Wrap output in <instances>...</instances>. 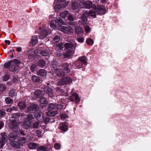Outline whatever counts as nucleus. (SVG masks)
I'll list each match as a JSON object with an SVG mask.
<instances>
[{
	"label": "nucleus",
	"instance_id": "obj_37",
	"mask_svg": "<svg viewBox=\"0 0 151 151\" xmlns=\"http://www.w3.org/2000/svg\"><path fill=\"white\" fill-rule=\"evenodd\" d=\"M12 60H11L7 63H5L4 65V67L5 68L9 69L10 68L11 66L12 65Z\"/></svg>",
	"mask_w": 151,
	"mask_h": 151
},
{
	"label": "nucleus",
	"instance_id": "obj_24",
	"mask_svg": "<svg viewBox=\"0 0 151 151\" xmlns=\"http://www.w3.org/2000/svg\"><path fill=\"white\" fill-rule=\"evenodd\" d=\"M24 116V115L23 113H16L13 114L12 117L14 118V120H16V121L17 122V121L19 120V118H21V117H22Z\"/></svg>",
	"mask_w": 151,
	"mask_h": 151
},
{
	"label": "nucleus",
	"instance_id": "obj_46",
	"mask_svg": "<svg viewBox=\"0 0 151 151\" xmlns=\"http://www.w3.org/2000/svg\"><path fill=\"white\" fill-rule=\"evenodd\" d=\"M56 22H57L58 25L60 26L63 24L64 23L63 19L59 17L58 19H57L56 20Z\"/></svg>",
	"mask_w": 151,
	"mask_h": 151
},
{
	"label": "nucleus",
	"instance_id": "obj_13",
	"mask_svg": "<svg viewBox=\"0 0 151 151\" xmlns=\"http://www.w3.org/2000/svg\"><path fill=\"white\" fill-rule=\"evenodd\" d=\"M59 29L65 33H68L69 32L73 33V29L71 27H68L65 26L60 27Z\"/></svg>",
	"mask_w": 151,
	"mask_h": 151
},
{
	"label": "nucleus",
	"instance_id": "obj_38",
	"mask_svg": "<svg viewBox=\"0 0 151 151\" xmlns=\"http://www.w3.org/2000/svg\"><path fill=\"white\" fill-rule=\"evenodd\" d=\"M32 80L34 82L38 83L40 81V78L34 75L32 77Z\"/></svg>",
	"mask_w": 151,
	"mask_h": 151
},
{
	"label": "nucleus",
	"instance_id": "obj_22",
	"mask_svg": "<svg viewBox=\"0 0 151 151\" xmlns=\"http://www.w3.org/2000/svg\"><path fill=\"white\" fill-rule=\"evenodd\" d=\"M44 94L43 91L38 89L35 91L34 93V94L36 98H39L41 97Z\"/></svg>",
	"mask_w": 151,
	"mask_h": 151
},
{
	"label": "nucleus",
	"instance_id": "obj_17",
	"mask_svg": "<svg viewBox=\"0 0 151 151\" xmlns=\"http://www.w3.org/2000/svg\"><path fill=\"white\" fill-rule=\"evenodd\" d=\"M37 120L40 122H42L44 120V114L42 113H36L35 114Z\"/></svg>",
	"mask_w": 151,
	"mask_h": 151
},
{
	"label": "nucleus",
	"instance_id": "obj_29",
	"mask_svg": "<svg viewBox=\"0 0 151 151\" xmlns=\"http://www.w3.org/2000/svg\"><path fill=\"white\" fill-rule=\"evenodd\" d=\"M37 42V36H36L33 37L31 39V41H30V43L32 46H34L35 45Z\"/></svg>",
	"mask_w": 151,
	"mask_h": 151
},
{
	"label": "nucleus",
	"instance_id": "obj_36",
	"mask_svg": "<svg viewBox=\"0 0 151 151\" xmlns=\"http://www.w3.org/2000/svg\"><path fill=\"white\" fill-rule=\"evenodd\" d=\"M71 50L69 49H67L66 52L63 53V55L65 57H67L70 56L71 55Z\"/></svg>",
	"mask_w": 151,
	"mask_h": 151
},
{
	"label": "nucleus",
	"instance_id": "obj_44",
	"mask_svg": "<svg viewBox=\"0 0 151 151\" xmlns=\"http://www.w3.org/2000/svg\"><path fill=\"white\" fill-rule=\"evenodd\" d=\"M9 96L12 98L16 95L15 91L13 89H11L9 92Z\"/></svg>",
	"mask_w": 151,
	"mask_h": 151
},
{
	"label": "nucleus",
	"instance_id": "obj_52",
	"mask_svg": "<svg viewBox=\"0 0 151 151\" xmlns=\"http://www.w3.org/2000/svg\"><path fill=\"white\" fill-rule=\"evenodd\" d=\"M63 42H60L56 46L57 48L60 50H63Z\"/></svg>",
	"mask_w": 151,
	"mask_h": 151
},
{
	"label": "nucleus",
	"instance_id": "obj_25",
	"mask_svg": "<svg viewBox=\"0 0 151 151\" xmlns=\"http://www.w3.org/2000/svg\"><path fill=\"white\" fill-rule=\"evenodd\" d=\"M48 33L46 30H43L41 32L39 35L40 38L41 39H43L48 35Z\"/></svg>",
	"mask_w": 151,
	"mask_h": 151
},
{
	"label": "nucleus",
	"instance_id": "obj_34",
	"mask_svg": "<svg viewBox=\"0 0 151 151\" xmlns=\"http://www.w3.org/2000/svg\"><path fill=\"white\" fill-rule=\"evenodd\" d=\"M18 106H19L21 110H22L26 108V104L23 101H20L18 104Z\"/></svg>",
	"mask_w": 151,
	"mask_h": 151
},
{
	"label": "nucleus",
	"instance_id": "obj_48",
	"mask_svg": "<svg viewBox=\"0 0 151 151\" xmlns=\"http://www.w3.org/2000/svg\"><path fill=\"white\" fill-rule=\"evenodd\" d=\"M87 44L89 45H92L93 43V41L91 38H88L86 41Z\"/></svg>",
	"mask_w": 151,
	"mask_h": 151
},
{
	"label": "nucleus",
	"instance_id": "obj_26",
	"mask_svg": "<svg viewBox=\"0 0 151 151\" xmlns=\"http://www.w3.org/2000/svg\"><path fill=\"white\" fill-rule=\"evenodd\" d=\"M51 65L55 70L59 68V67L60 66L58 62L55 60H53L51 61Z\"/></svg>",
	"mask_w": 151,
	"mask_h": 151
},
{
	"label": "nucleus",
	"instance_id": "obj_55",
	"mask_svg": "<svg viewBox=\"0 0 151 151\" xmlns=\"http://www.w3.org/2000/svg\"><path fill=\"white\" fill-rule=\"evenodd\" d=\"M56 22V21H55L54 20H52L50 23V26L53 28L55 27L56 26L55 25Z\"/></svg>",
	"mask_w": 151,
	"mask_h": 151
},
{
	"label": "nucleus",
	"instance_id": "obj_51",
	"mask_svg": "<svg viewBox=\"0 0 151 151\" xmlns=\"http://www.w3.org/2000/svg\"><path fill=\"white\" fill-rule=\"evenodd\" d=\"M6 90L5 86L2 84H0V91L3 92L4 91Z\"/></svg>",
	"mask_w": 151,
	"mask_h": 151
},
{
	"label": "nucleus",
	"instance_id": "obj_8",
	"mask_svg": "<svg viewBox=\"0 0 151 151\" xmlns=\"http://www.w3.org/2000/svg\"><path fill=\"white\" fill-rule=\"evenodd\" d=\"M39 109L38 105L36 104H31L27 108V111L29 112H33L37 111Z\"/></svg>",
	"mask_w": 151,
	"mask_h": 151
},
{
	"label": "nucleus",
	"instance_id": "obj_14",
	"mask_svg": "<svg viewBox=\"0 0 151 151\" xmlns=\"http://www.w3.org/2000/svg\"><path fill=\"white\" fill-rule=\"evenodd\" d=\"M40 106L42 108L45 107L48 104V101L46 98L42 97L39 100Z\"/></svg>",
	"mask_w": 151,
	"mask_h": 151
},
{
	"label": "nucleus",
	"instance_id": "obj_15",
	"mask_svg": "<svg viewBox=\"0 0 151 151\" xmlns=\"http://www.w3.org/2000/svg\"><path fill=\"white\" fill-rule=\"evenodd\" d=\"M37 52L39 56L41 55L43 56H48L49 55L48 52L46 50H38L35 51V53H36Z\"/></svg>",
	"mask_w": 151,
	"mask_h": 151
},
{
	"label": "nucleus",
	"instance_id": "obj_19",
	"mask_svg": "<svg viewBox=\"0 0 151 151\" xmlns=\"http://www.w3.org/2000/svg\"><path fill=\"white\" fill-rule=\"evenodd\" d=\"M31 122L30 121L25 119L23 123L22 126L23 128L28 129L30 128Z\"/></svg>",
	"mask_w": 151,
	"mask_h": 151
},
{
	"label": "nucleus",
	"instance_id": "obj_3",
	"mask_svg": "<svg viewBox=\"0 0 151 151\" xmlns=\"http://www.w3.org/2000/svg\"><path fill=\"white\" fill-rule=\"evenodd\" d=\"M15 120H10L8 123L9 128L13 132L19 133V125Z\"/></svg>",
	"mask_w": 151,
	"mask_h": 151
},
{
	"label": "nucleus",
	"instance_id": "obj_16",
	"mask_svg": "<svg viewBox=\"0 0 151 151\" xmlns=\"http://www.w3.org/2000/svg\"><path fill=\"white\" fill-rule=\"evenodd\" d=\"M44 92L45 93L49 95V96L52 97L53 96V94L52 89L48 86H46L44 87Z\"/></svg>",
	"mask_w": 151,
	"mask_h": 151
},
{
	"label": "nucleus",
	"instance_id": "obj_58",
	"mask_svg": "<svg viewBox=\"0 0 151 151\" xmlns=\"http://www.w3.org/2000/svg\"><path fill=\"white\" fill-rule=\"evenodd\" d=\"M56 105L57 106L56 110L58 111V110L60 111L63 109V106L62 105L58 104H56Z\"/></svg>",
	"mask_w": 151,
	"mask_h": 151
},
{
	"label": "nucleus",
	"instance_id": "obj_56",
	"mask_svg": "<svg viewBox=\"0 0 151 151\" xmlns=\"http://www.w3.org/2000/svg\"><path fill=\"white\" fill-rule=\"evenodd\" d=\"M39 124V122H36L34 123L33 125V127L34 128L37 129L38 127V126Z\"/></svg>",
	"mask_w": 151,
	"mask_h": 151
},
{
	"label": "nucleus",
	"instance_id": "obj_50",
	"mask_svg": "<svg viewBox=\"0 0 151 151\" xmlns=\"http://www.w3.org/2000/svg\"><path fill=\"white\" fill-rule=\"evenodd\" d=\"M72 8L73 9H76L78 6V3L77 2H74L71 4Z\"/></svg>",
	"mask_w": 151,
	"mask_h": 151
},
{
	"label": "nucleus",
	"instance_id": "obj_9",
	"mask_svg": "<svg viewBox=\"0 0 151 151\" xmlns=\"http://www.w3.org/2000/svg\"><path fill=\"white\" fill-rule=\"evenodd\" d=\"M77 43L75 41L65 43L64 45V46L67 49H70L72 50H74L76 48Z\"/></svg>",
	"mask_w": 151,
	"mask_h": 151
},
{
	"label": "nucleus",
	"instance_id": "obj_2",
	"mask_svg": "<svg viewBox=\"0 0 151 151\" xmlns=\"http://www.w3.org/2000/svg\"><path fill=\"white\" fill-rule=\"evenodd\" d=\"M56 103H50L49 104L47 109L49 111L48 113L49 116L54 117L58 113V111L56 110Z\"/></svg>",
	"mask_w": 151,
	"mask_h": 151
},
{
	"label": "nucleus",
	"instance_id": "obj_23",
	"mask_svg": "<svg viewBox=\"0 0 151 151\" xmlns=\"http://www.w3.org/2000/svg\"><path fill=\"white\" fill-rule=\"evenodd\" d=\"M55 74L59 77H62L65 76V74L62 69L59 68L55 70Z\"/></svg>",
	"mask_w": 151,
	"mask_h": 151
},
{
	"label": "nucleus",
	"instance_id": "obj_21",
	"mask_svg": "<svg viewBox=\"0 0 151 151\" xmlns=\"http://www.w3.org/2000/svg\"><path fill=\"white\" fill-rule=\"evenodd\" d=\"M78 60L84 65V67L88 64L87 58L85 56H83L79 57Z\"/></svg>",
	"mask_w": 151,
	"mask_h": 151
},
{
	"label": "nucleus",
	"instance_id": "obj_1",
	"mask_svg": "<svg viewBox=\"0 0 151 151\" xmlns=\"http://www.w3.org/2000/svg\"><path fill=\"white\" fill-rule=\"evenodd\" d=\"M39 144L30 142L28 144V146L31 149H33L37 148V151H49L52 150L53 147L52 145L47 144L45 146H41L38 147Z\"/></svg>",
	"mask_w": 151,
	"mask_h": 151
},
{
	"label": "nucleus",
	"instance_id": "obj_64",
	"mask_svg": "<svg viewBox=\"0 0 151 151\" xmlns=\"http://www.w3.org/2000/svg\"><path fill=\"white\" fill-rule=\"evenodd\" d=\"M77 40L79 42H84V39L82 37L78 38Z\"/></svg>",
	"mask_w": 151,
	"mask_h": 151
},
{
	"label": "nucleus",
	"instance_id": "obj_57",
	"mask_svg": "<svg viewBox=\"0 0 151 151\" xmlns=\"http://www.w3.org/2000/svg\"><path fill=\"white\" fill-rule=\"evenodd\" d=\"M6 115V112L2 109L0 110V117L2 118Z\"/></svg>",
	"mask_w": 151,
	"mask_h": 151
},
{
	"label": "nucleus",
	"instance_id": "obj_49",
	"mask_svg": "<svg viewBox=\"0 0 151 151\" xmlns=\"http://www.w3.org/2000/svg\"><path fill=\"white\" fill-rule=\"evenodd\" d=\"M68 13V12L67 11H65L64 12L61 13L60 16L61 17L65 19Z\"/></svg>",
	"mask_w": 151,
	"mask_h": 151
},
{
	"label": "nucleus",
	"instance_id": "obj_62",
	"mask_svg": "<svg viewBox=\"0 0 151 151\" xmlns=\"http://www.w3.org/2000/svg\"><path fill=\"white\" fill-rule=\"evenodd\" d=\"M19 133L24 136L26 134V133L25 132V131L23 129H21V130L19 129Z\"/></svg>",
	"mask_w": 151,
	"mask_h": 151
},
{
	"label": "nucleus",
	"instance_id": "obj_43",
	"mask_svg": "<svg viewBox=\"0 0 151 151\" xmlns=\"http://www.w3.org/2000/svg\"><path fill=\"white\" fill-rule=\"evenodd\" d=\"M11 60H12V63H14V64L15 63V65L17 66H18V65H19V64H20L21 63L20 60L16 59Z\"/></svg>",
	"mask_w": 151,
	"mask_h": 151
},
{
	"label": "nucleus",
	"instance_id": "obj_18",
	"mask_svg": "<svg viewBox=\"0 0 151 151\" xmlns=\"http://www.w3.org/2000/svg\"><path fill=\"white\" fill-rule=\"evenodd\" d=\"M59 127L60 129L63 132H66L68 130V125L66 123H61L59 125Z\"/></svg>",
	"mask_w": 151,
	"mask_h": 151
},
{
	"label": "nucleus",
	"instance_id": "obj_4",
	"mask_svg": "<svg viewBox=\"0 0 151 151\" xmlns=\"http://www.w3.org/2000/svg\"><path fill=\"white\" fill-rule=\"evenodd\" d=\"M72 79L69 77H66L60 79L58 81L57 86H63L69 84L72 82Z\"/></svg>",
	"mask_w": 151,
	"mask_h": 151
},
{
	"label": "nucleus",
	"instance_id": "obj_39",
	"mask_svg": "<svg viewBox=\"0 0 151 151\" xmlns=\"http://www.w3.org/2000/svg\"><path fill=\"white\" fill-rule=\"evenodd\" d=\"M60 39V36L58 35H55L54 36L52 40L53 43H57L59 42Z\"/></svg>",
	"mask_w": 151,
	"mask_h": 151
},
{
	"label": "nucleus",
	"instance_id": "obj_5",
	"mask_svg": "<svg viewBox=\"0 0 151 151\" xmlns=\"http://www.w3.org/2000/svg\"><path fill=\"white\" fill-rule=\"evenodd\" d=\"M80 3L83 4L84 7L87 9L91 8L93 9H96V6L94 4H93L91 1L86 0H81Z\"/></svg>",
	"mask_w": 151,
	"mask_h": 151
},
{
	"label": "nucleus",
	"instance_id": "obj_28",
	"mask_svg": "<svg viewBox=\"0 0 151 151\" xmlns=\"http://www.w3.org/2000/svg\"><path fill=\"white\" fill-rule=\"evenodd\" d=\"M45 62L44 60L40 59L38 61L37 63V66L41 68H43L45 65Z\"/></svg>",
	"mask_w": 151,
	"mask_h": 151
},
{
	"label": "nucleus",
	"instance_id": "obj_20",
	"mask_svg": "<svg viewBox=\"0 0 151 151\" xmlns=\"http://www.w3.org/2000/svg\"><path fill=\"white\" fill-rule=\"evenodd\" d=\"M74 64L76 67L78 69L83 68L82 70L83 71L85 70V68L84 67V65L82 64V63L78 59H77L75 61Z\"/></svg>",
	"mask_w": 151,
	"mask_h": 151
},
{
	"label": "nucleus",
	"instance_id": "obj_47",
	"mask_svg": "<svg viewBox=\"0 0 151 151\" xmlns=\"http://www.w3.org/2000/svg\"><path fill=\"white\" fill-rule=\"evenodd\" d=\"M67 6L66 4H63V3H59V5H56L55 7L56 8L60 9L62 8L65 7Z\"/></svg>",
	"mask_w": 151,
	"mask_h": 151
},
{
	"label": "nucleus",
	"instance_id": "obj_59",
	"mask_svg": "<svg viewBox=\"0 0 151 151\" xmlns=\"http://www.w3.org/2000/svg\"><path fill=\"white\" fill-rule=\"evenodd\" d=\"M85 32L86 33H88L90 32L91 28L89 27L87 25L86 26H85Z\"/></svg>",
	"mask_w": 151,
	"mask_h": 151
},
{
	"label": "nucleus",
	"instance_id": "obj_40",
	"mask_svg": "<svg viewBox=\"0 0 151 151\" xmlns=\"http://www.w3.org/2000/svg\"><path fill=\"white\" fill-rule=\"evenodd\" d=\"M6 103L7 104H12V103L13 100L10 97H6L5 99Z\"/></svg>",
	"mask_w": 151,
	"mask_h": 151
},
{
	"label": "nucleus",
	"instance_id": "obj_42",
	"mask_svg": "<svg viewBox=\"0 0 151 151\" xmlns=\"http://www.w3.org/2000/svg\"><path fill=\"white\" fill-rule=\"evenodd\" d=\"M88 16L92 17L93 18L96 17V14L94 10H90L88 12Z\"/></svg>",
	"mask_w": 151,
	"mask_h": 151
},
{
	"label": "nucleus",
	"instance_id": "obj_41",
	"mask_svg": "<svg viewBox=\"0 0 151 151\" xmlns=\"http://www.w3.org/2000/svg\"><path fill=\"white\" fill-rule=\"evenodd\" d=\"M10 76L9 75L5 73L2 76V79L3 81H7L10 79Z\"/></svg>",
	"mask_w": 151,
	"mask_h": 151
},
{
	"label": "nucleus",
	"instance_id": "obj_10",
	"mask_svg": "<svg viewBox=\"0 0 151 151\" xmlns=\"http://www.w3.org/2000/svg\"><path fill=\"white\" fill-rule=\"evenodd\" d=\"M60 66L62 68L63 70L64 73H68L70 71V66L68 63H63L61 64Z\"/></svg>",
	"mask_w": 151,
	"mask_h": 151
},
{
	"label": "nucleus",
	"instance_id": "obj_63",
	"mask_svg": "<svg viewBox=\"0 0 151 151\" xmlns=\"http://www.w3.org/2000/svg\"><path fill=\"white\" fill-rule=\"evenodd\" d=\"M44 46L45 45L41 43L38 46V50H43L42 48L44 47Z\"/></svg>",
	"mask_w": 151,
	"mask_h": 151
},
{
	"label": "nucleus",
	"instance_id": "obj_32",
	"mask_svg": "<svg viewBox=\"0 0 151 151\" xmlns=\"http://www.w3.org/2000/svg\"><path fill=\"white\" fill-rule=\"evenodd\" d=\"M75 33L76 34H80L83 32V29L79 26H77L76 27Z\"/></svg>",
	"mask_w": 151,
	"mask_h": 151
},
{
	"label": "nucleus",
	"instance_id": "obj_27",
	"mask_svg": "<svg viewBox=\"0 0 151 151\" xmlns=\"http://www.w3.org/2000/svg\"><path fill=\"white\" fill-rule=\"evenodd\" d=\"M37 74L39 76L42 77L45 76L47 74L46 71L43 69H40L39 70Z\"/></svg>",
	"mask_w": 151,
	"mask_h": 151
},
{
	"label": "nucleus",
	"instance_id": "obj_6",
	"mask_svg": "<svg viewBox=\"0 0 151 151\" xmlns=\"http://www.w3.org/2000/svg\"><path fill=\"white\" fill-rule=\"evenodd\" d=\"M1 135V137H0V149L3 147L5 143L7 140V136L6 133L2 132Z\"/></svg>",
	"mask_w": 151,
	"mask_h": 151
},
{
	"label": "nucleus",
	"instance_id": "obj_53",
	"mask_svg": "<svg viewBox=\"0 0 151 151\" xmlns=\"http://www.w3.org/2000/svg\"><path fill=\"white\" fill-rule=\"evenodd\" d=\"M37 66V64H33L32 65L30 68V70L32 72H34L35 71Z\"/></svg>",
	"mask_w": 151,
	"mask_h": 151
},
{
	"label": "nucleus",
	"instance_id": "obj_60",
	"mask_svg": "<svg viewBox=\"0 0 151 151\" xmlns=\"http://www.w3.org/2000/svg\"><path fill=\"white\" fill-rule=\"evenodd\" d=\"M50 121V119L48 117L45 118H44V120L43 122H44L46 124H47Z\"/></svg>",
	"mask_w": 151,
	"mask_h": 151
},
{
	"label": "nucleus",
	"instance_id": "obj_30",
	"mask_svg": "<svg viewBox=\"0 0 151 151\" xmlns=\"http://www.w3.org/2000/svg\"><path fill=\"white\" fill-rule=\"evenodd\" d=\"M10 145L15 148L19 149L21 148V146L18 142L13 141L10 142Z\"/></svg>",
	"mask_w": 151,
	"mask_h": 151
},
{
	"label": "nucleus",
	"instance_id": "obj_45",
	"mask_svg": "<svg viewBox=\"0 0 151 151\" xmlns=\"http://www.w3.org/2000/svg\"><path fill=\"white\" fill-rule=\"evenodd\" d=\"M55 89L56 92L60 94H62L64 91L63 89H61L58 87H56Z\"/></svg>",
	"mask_w": 151,
	"mask_h": 151
},
{
	"label": "nucleus",
	"instance_id": "obj_7",
	"mask_svg": "<svg viewBox=\"0 0 151 151\" xmlns=\"http://www.w3.org/2000/svg\"><path fill=\"white\" fill-rule=\"evenodd\" d=\"M94 9H96V12L100 15H104L106 13V8L103 5H99Z\"/></svg>",
	"mask_w": 151,
	"mask_h": 151
},
{
	"label": "nucleus",
	"instance_id": "obj_61",
	"mask_svg": "<svg viewBox=\"0 0 151 151\" xmlns=\"http://www.w3.org/2000/svg\"><path fill=\"white\" fill-rule=\"evenodd\" d=\"M60 146L61 145L59 144L58 143H56L55 144L54 148L56 150H58L60 148Z\"/></svg>",
	"mask_w": 151,
	"mask_h": 151
},
{
	"label": "nucleus",
	"instance_id": "obj_31",
	"mask_svg": "<svg viewBox=\"0 0 151 151\" xmlns=\"http://www.w3.org/2000/svg\"><path fill=\"white\" fill-rule=\"evenodd\" d=\"M88 16V12H84L82 14L81 17V19L83 21L86 22L88 20L87 18Z\"/></svg>",
	"mask_w": 151,
	"mask_h": 151
},
{
	"label": "nucleus",
	"instance_id": "obj_35",
	"mask_svg": "<svg viewBox=\"0 0 151 151\" xmlns=\"http://www.w3.org/2000/svg\"><path fill=\"white\" fill-rule=\"evenodd\" d=\"M18 67L19 66L16 65L14 63H12V65L11 66L9 70L12 72H14L18 69Z\"/></svg>",
	"mask_w": 151,
	"mask_h": 151
},
{
	"label": "nucleus",
	"instance_id": "obj_33",
	"mask_svg": "<svg viewBox=\"0 0 151 151\" xmlns=\"http://www.w3.org/2000/svg\"><path fill=\"white\" fill-rule=\"evenodd\" d=\"M18 141L21 146V145H23L25 144L27 141V139L25 137H23L19 138Z\"/></svg>",
	"mask_w": 151,
	"mask_h": 151
},
{
	"label": "nucleus",
	"instance_id": "obj_11",
	"mask_svg": "<svg viewBox=\"0 0 151 151\" xmlns=\"http://www.w3.org/2000/svg\"><path fill=\"white\" fill-rule=\"evenodd\" d=\"M19 133H17L15 132H11L9 135V140L11 142L16 139L19 137Z\"/></svg>",
	"mask_w": 151,
	"mask_h": 151
},
{
	"label": "nucleus",
	"instance_id": "obj_54",
	"mask_svg": "<svg viewBox=\"0 0 151 151\" xmlns=\"http://www.w3.org/2000/svg\"><path fill=\"white\" fill-rule=\"evenodd\" d=\"M33 118V115L32 114H29L28 115L27 119H25L27 120L28 121H30L31 122L32 121V119Z\"/></svg>",
	"mask_w": 151,
	"mask_h": 151
},
{
	"label": "nucleus",
	"instance_id": "obj_12",
	"mask_svg": "<svg viewBox=\"0 0 151 151\" xmlns=\"http://www.w3.org/2000/svg\"><path fill=\"white\" fill-rule=\"evenodd\" d=\"M69 99L72 101L78 103L80 101V99L78 95L76 93H74L70 97Z\"/></svg>",
	"mask_w": 151,
	"mask_h": 151
}]
</instances>
